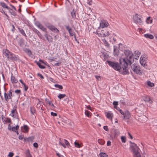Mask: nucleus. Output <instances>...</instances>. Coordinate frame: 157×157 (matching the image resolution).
<instances>
[{"instance_id": "obj_1", "label": "nucleus", "mask_w": 157, "mask_h": 157, "mask_svg": "<svg viewBox=\"0 0 157 157\" xmlns=\"http://www.w3.org/2000/svg\"><path fill=\"white\" fill-rule=\"evenodd\" d=\"M124 53L125 57L124 58H121L120 59V63L123 68L122 73L123 75L128 74L129 72L128 69V65H131L134 61L132 57V53L129 50H125Z\"/></svg>"}, {"instance_id": "obj_2", "label": "nucleus", "mask_w": 157, "mask_h": 157, "mask_svg": "<svg viewBox=\"0 0 157 157\" xmlns=\"http://www.w3.org/2000/svg\"><path fill=\"white\" fill-rule=\"evenodd\" d=\"M130 143H132L130 145V149L133 153V157H141L139 151L140 149L138 146L135 144L132 143L131 141Z\"/></svg>"}, {"instance_id": "obj_3", "label": "nucleus", "mask_w": 157, "mask_h": 157, "mask_svg": "<svg viewBox=\"0 0 157 157\" xmlns=\"http://www.w3.org/2000/svg\"><path fill=\"white\" fill-rule=\"evenodd\" d=\"M94 33L97 34L98 36L103 37L108 36L111 34L110 32L106 29H102L100 31L97 30Z\"/></svg>"}, {"instance_id": "obj_4", "label": "nucleus", "mask_w": 157, "mask_h": 157, "mask_svg": "<svg viewBox=\"0 0 157 157\" xmlns=\"http://www.w3.org/2000/svg\"><path fill=\"white\" fill-rule=\"evenodd\" d=\"M109 65L112 67L115 70L118 71L119 72H121L123 71V68L119 66L118 63L114 62H113L108 61H107Z\"/></svg>"}, {"instance_id": "obj_5", "label": "nucleus", "mask_w": 157, "mask_h": 157, "mask_svg": "<svg viewBox=\"0 0 157 157\" xmlns=\"http://www.w3.org/2000/svg\"><path fill=\"white\" fill-rule=\"evenodd\" d=\"M13 92V89H10L7 93L5 92L4 93V98L6 102H8L9 100H11L13 96L12 93Z\"/></svg>"}, {"instance_id": "obj_6", "label": "nucleus", "mask_w": 157, "mask_h": 157, "mask_svg": "<svg viewBox=\"0 0 157 157\" xmlns=\"http://www.w3.org/2000/svg\"><path fill=\"white\" fill-rule=\"evenodd\" d=\"M131 68L133 71L137 74L140 75L142 73V71L140 66L136 63H134L131 66Z\"/></svg>"}, {"instance_id": "obj_7", "label": "nucleus", "mask_w": 157, "mask_h": 157, "mask_svg": "<svg viewBox=\"0 0 157 157\" xmlns=\"http://www.w3.org/2000/svg\"><path fill=\"white\" fill-rule=\"evenodd\" d=\"M134 22L136 24H139L142 22L141 16L136 13L133 16Z\"/></svg>"}, {"instance_id": "obj_8", "label": "nucleus", "mask_w": 157, "mask_h": 157, "mask_svg": "<svg viewBox=\"0 0 157 157\" xmlns=\"http://www.w3.org/2000/svg\"><path fill=\"white\" fill-rule=\"evenodd\" d=\"M65 143L67 147H68L70 145L69 142L66 140L63 139H61L60 138L59 140V144L60 145H62L63 147L65 148L66 147V145L64 144Z\"/></svg>"}, {"instance_id": "obj_9", "label": "nucleus", "mask_w": 157, "mask_h": 157, "mask_svg": "<svg viewBox=\"0 0 157 157\" xmlns=\"http://www.w3.org/2000/svg\"><path fill=\"white\" fill-rule=\"evenodd\" d=\"M109 25L106 20H101L100 23V26L98 27V29H99L100 28H104L105 27H107L109 26Z\"/></svg>"}, {"instance_id": "obj_10", "label": "nucleus", "mask_w": 157, "mask_h": 157, "mask_svg": "<svg viewBox=\"0 0 157 157\" xmlns=\"http://www.w3.org/2000/svg\"><path fill=\"white\" fill-rule=\"evenodd\" d=\"M19 126L17 125L15 127L12 126L10 124H9L8 125V129L10 131H11L13 132H16L17 130L19 129Z\"/></svg>"}, {"instance_id": "obj_11", "label": "nucleus", "mask_w": 157, "mask_h": 157, "mask_svg": "<svg viewBox=\"0 0 157 157\" xmlns=\"http://www.w3.org/2000/svg\"><path fill=\"white\" fill-rule=\"evenodd\" d=\"M17 106H15L11 110V113L10 114V115L12 117H15L17 116Z\"/></svg>"}, {"instance_id": "obj_12", "label": "nucleus", "mask_w": 157, "mask_h": 157, "mask_svg": "<svg viewBox=\"0 0 157 157\" xmlns=\"http://www.w3.org/2000/svg\"><path fill=\"white\" fill-rule=\"evenodd\" d=\"M140 63L142 66L145 67L147 66L146 61L145 58L144 57H141L140 60Z\"/></svg>"}, {"instance_id": "obj_13", "label": "nucleus", "mask_w": 157, "mask_h": 157, "mask_svg": "<svg viewBox=\"0 0 157 157\" xmlns=\"http://www.w3.org/2000/svg\"><path fill=\"white\" fill-rule=\"evenodd\" d=\"M105 115L109 119L112 121L113 117V113L110 111H108L105 113Z\"/></svg>"}, {"instance_id": "obj_14", "label": "nucleus", "mask_w": 157, "mask_h": 157, "mask_svg": "<svg viewBox=\"0 0 157 157\" xmlns=\"http://www.w3.org/2000/svg\"><path fill=\"white\" fill-rule=\"evenodd\" d=\"M66 28L68 30L70 36H75V33L73 31L72 29L69 26H66Z\"/></svg>"}, {"instance_id": "obj_15", "label": "nucleus", "mask_w": 157, "mask_h": 157, "mask_svg": "<svg viewBox=\"0 0 157 157\" xmlns=\"http://www.w3.org/2000/svg\"><path fill=\"white\" fill-rule=\"evenodd\" d=\"M131 117L130 113L128 111H126L124 113L123 116V119H129Z\"/></svg>"}, {"instance_id": "obj_16", "label": "nucleus", "mask_w": 157, "mask_h": 157, "mask_svg": "<svg viewBox=\"0 0 157 157\" xmlns=\"http://www.w3.org/2000/svg\"><path fill=\"white\" fill-rule=\"evenodd\" d=\"M48 27L50 30L53 32L58 33L59 32V30L53 25H49L48 26Z\"/></svg>"}, {"instance_id": "obj_17", "label": "nucleus", "mask_w": 157, "mask_h": 157, "mask_svg": "<svg viewBox=\"0 0 157 157\" xmlns=\"http://www.w3.org/2000/svg\"><path fill=\"white\" fill-rule=\"evenodd\" d=\"M2 119L3 121L5 123H11V120L10 118L2 117Z\"/></svg>"}, {"instance_id": "obj_18", "label": "nucleus", "mask_w": 157, "mask_h": 157, "mask_svg": "<svg viewBox=\"0 0 157 157\" xmlns=\"http://www.w3.org/2000/svg\"><path fill=\"white\" fill-rule=\"evenodd\" d=\"M10 51L6 49H4L3 50V54L5 56L7 57L8 59L9 58V53Z\"/></svg>"}, {"instance_id": "obj_19", "label": "nucleus", "mask_w": 157, "mask_h": 157, "mask_svg": "<svg viewBox=\"0 0 157 157\" xmlns=\"http://www.w3.org/2000/svg\"><path fill=\"white\" fill-rule=\"evenodd\" d=\"M11 81L13 84L16 83L18 82L17 79L13 75L11 77Z\"/></svg>"}, {"instance_id": "obj_20", "label": "nucleus", "mask_w": 157, "mask_h": 157, "mask_svg": "<svg viewBox=\"0 0 157 157\" xmlns=\"http://www.w3.org/2000/svg\"><path fill=\"white\" fill-rule=\"evenodd\" d=\"M0 5L3 8H6L8 10H12V9H10V8H9V7L4 2H1Z\"/></svg>"}, {"instance_id": "obj_21", "label": "nucleus", "mask_w": 157, "mask_h": 157, "mask_svg": "<svg viewBox=\"0 0 157 157\" xmlns=\"http://www.w3.org/2000/svg\"><path fill=\"white\" fill-rule=\"evenodd\" d=\"M33 31L34 32H35L36 33L38 36L40 37L42 36V35L41 33L40 32L37 30V29L34 28L33 29Z\"/></svg>"}, {"instance_id": "obj_22", "label": "nucleus", "mask_w": 157, "mask_h": 157, "mask_svg": "<svg viewBox=\"0 0 157 157\" xmlns=\"http://www.w3.org/2000/svg\"><path fill=\"white\" fill-rule=\"evenodd\" d=\"M18 30L19 32L21 34L23 35L25 37H27L26 35L25 34L24 30H23V29L21 28H19Z\"/></svg>"}, {"instance_id": "obj_23", "label": "nucleus", "mask_w": 157, "mask_h": 157, "mask_svg": "<svg viewBox=\"0 0 157 157\" xmlns=\"http://www.w3.org/2000/svg\"><path fill=\"white\" fill-rule=\"evenodd\" d=\"M25 52L30 57H32V53L31 51L29 49H27L25 50Z\"/></svg>"}, {"instance_id": "obj_24", "label": "nucleus", "mask_w": 157, "mask_h": 157, "mask_svg": "<svg viewBox=\"0 0 157 157\" xmlns=\"http://www.w3.org/2000/svg\"><path fill=\"white\" fill-rule=\"evenodd\" d=\"M45 37L46 38L48 41L49 42L52 41V40L51 39V36L49 35L46 34L45 35Z\"/></svg>"}, {"instance_id": "obj_25", "label": "nucleus", "mask_w": 157, "mask_h": 157, "mask_svg": "<svg viewBox=\"0 0 157 157\" xmlns=\"http://www.w3.org/2000/svg\"><path fill=\"white\" fill-rule=\"evenodd\" d=\"M38 28L43 31L45 32H46V29L42 24H41Z\"/></svg>"}, {"instance_id": "obj_26", "label": "nucleus", "mask_w": 157, "mask_h": 157, "mask_svg": "<svg viewBox=\"0 0 157 157\" xmlns=\"http://www.w3.org/2000/svg\"><path fill=\"white\" fill-rule=\"evenodd\" d=\"M99 155L101 157H108V156L106 153L104 152H101L100 153Z\"/></svg>"}, {"instance_id": "obj_27", "label": "nucleus", "mask_w": 157, "mask_h": 157, "mask_svg": "<svg viewBox=\"0 0 157 157\" xmlns=\"http://www.w3.org/2000/svg\"><path fill=\"white\" fill-rule=\"evenodd\" d=\"M71 14L73 19H75L76 18V15L74 10H73L71 12Z\"/></svg>"}, {"instance_id": "obj_28", "label": "nucleus", "mask_w": 157, "mask_h": 157, "mask_svg": "<svg viewBox=\"0 0 157 157\" xmlns=\"http://www.w3.org/2000/svg\"><path fill=\"white\" fill-rule=\"evenodd\" d=\"M23 129L24 130V132H28L29 131V128L28 126L26 125H24L23 126Z\"/></svg>"}, {"instance_id": "obj_29", "label": "nucleus", "mask_w": 157, "mask_h": 157, "mask_svg": "<svg viewBox=\"0 0 157 157\" xmlns=\"http://www.w3.org/2000/svg\"><path fill=\"white\" fill-rule=\"evenodd\" d=\"M102 41L104 43L105 45L107 47L109 46V44L108 42L106 40L105 38L102 39Z\"/></svg>"}, {"instance_id": "obj_30", "label": "nucleus", "mask_w": 157, "mask_h": 157, "mask_svg": "<svg viewBox=\"0 0 157 157\" xmlns=\"http://www.w3.org/2000/svg\"><path fill=\"white\" fill-rule=\"evenodd\" d=\"M10 59L12 60H17V57L15 55H13V56H12L10 57H9V58Z\"/></svg>"}, {"instance_id": "obj_31", "label": "nucleus", "mask_w": 157, "mask_h": 157, "mask_svg": "<svg viewBox=\"0 0 157 157\" xmlns=\"http://www.w3.org/2000/svg\"><path fill=\"white\" fill-rule=\"evenodd\" d=\"M34 139V137L33 136H31L26 139H27V141L28 142H32L33 141ZM24 139L26 140V139L25 138Z\"/></svg>"}, {"instance_id": "obj_32", "label": "nucleus", "mask_w": 157, "mask_h": 157, "mask_svg": "<svg viewBox=\"0 0 157 157\" xmlns=\"http://www.w3.org/2000/svg\"><path fill=\"white\" fill-rule=\"evenodd\" d=\"M74 144L75 147H77L80 148L81 147V145L76 141L74 142Z\"/></svg>"}, {"instance_id": "obj_33", "label": "nucleus", "mask_w": 157, "mask_h": 157, "mask_svg": "<svg viewBox=\"0 0 157 157\" xmlns=\"http://www.w3.org/2000/svg\"><path fill=\"white\" fill-rule=\"evenodd\" d=\"M66 96L65 94H59L58 96V98L60 99H61L64 98Z\"/></svg>"}, {"instance_id": "obj_34", "label": "nucleus", "mask_w": 157, "mask_h": 157, "mask_svg": "<svg viewBox=\"0 0 157 157\" xmlns=\"http://www.w3.org/2000/svg\"><path fill=\"white\" fill-rule=\"evenodd\" d=\"M9 10V11H10V13H11V14L12 15H13L14 16H15L17 14L15 11L13 10L12 9V10Z\"/></svg>"}, {"instance_id": "obj_35", "label": "nucleus", "mask_w": 157, "mask_h": 157, "mask_svg": "<svg viewBox=\"0 0 157 157\" xmlns=\"http://www.w3.org/2000/svg\"><path fill=\"white\" fill-rule=\"evenodd\" d=\"M15 93L17 94L20 95L21 94V91L20 90H15Z\"/></svg>"}, {"instance_id": "obj_36", "label": "nucleus", "mask_w": 157, "mask_h": 157, "mask_svg": "<svg viewBox=\"0 0 157 157\" xmlns=\"http://www.w3.org/2000/svg\"><path fill=\"white\" fill-rule=\"evenodd\" d=\"M148 86L152 87L154 86V84L153 83L151 82L150 81H148Z\"/></svg>"}, {"instance_id": "obj_37", "label": "nucleus", "mask_w": 157, "mask_h": 157, "mask_svg": "<svg viewBox=\"0 0 157 157\" xmlns=\"http://www.w3.org/2000/svg\"><path fill=\"white\" fill-rule=\"evenodd\" d=\"M54 86L55 87L61 90L63 89V86L62 85L58 84H55Z\"/></svg>"}, {"instance_id": "obj_38", "label": "nucleus", "mask_w": 157, "mask_h": 157, "mask_svg": "<svg viewBox=\"0 0 157 157\" xmlns=\"http://www.w3.org/2000/svg\"><path fill=\"white\" fill-rule=\"evenodd\" d=\"M36 64L40 68L44 69L45 68V67L44 66L41 65L39 63L37 62Z\"/></svg>"}, {"instance_id": "obj_39", "label": "nucleus", "mask_w": 157, "mask_h": 157, "mask_svg": "<svg viewBox=\"0 0 157 157\" xmlns=\"http://www.w3.org/2000/svg\"><path fill=\"white\" fill-rule=\"evenodd\" d=\"M98 143L101 145H103L104 144V141L101 139H98Z\"/></svg>"}, {"instance_id": "obj_40", "label": "nucleus", "mask_w": 157, "mask_h": 157, "mask_svg": "<svg viewBox=\"0 0 157 157\" xmlns=\"http://www.w3.org/2000/svg\"><path fill=\"white\" fill-rule=\"evenodd\" d=\"M121 140L123 143H125L126 142V138L124 136H122L121 137Z\"/></svg>"}, {"instance_id": "obj_41", "label": "nucleus", "mask_w": 157, "mask_h": 157, "mask_svg": "<svg viewBox=\"0 0 157 157\" xmlns=\"http://www.w3.org/2000/svg\"><path fill=\"white\" fill-rule=\"evenodd\" d=\"M30 111L32 114H34L35 112V110L33 108H30Z\"/></svg>"}, {"instance_id": "obj_42", "label": "nucleus", "mask_w": 157, "mask_h": 157, "mask_svg": "<svg viewBox=\"0 0 157 157\" xmlns=\"http://www.w3.org/2000/svg\"><path fill=\"white\" fill-rule=\"evenodd\" d=\"M46 103L47 104L49 105L52 103V102L51 101H49L48 99H46L45 100Z\"/></svg>"}, {"instance_id": "obj_43", "label": "nucleus", "mask_w": 157, "mask_h": 157, "mask_svg": "<svg viewBox=\"0 0 157 157\" xmlns=\"http://www.w3.org/2000/svg\"><path fill=\"white\" fill-rule=\"evenodd\" d=\"M152 22V20L150 19V17H148V24H151Z\"/></svg>"}, {"instance_id": "obj_44", "label": "nucleus", "mask_w": 157, "mask_h": 157, "mask_svg": "<svg viewBox=\"0 0 157 157\" xmlns=\"http://www.w3.org/2000/svg\"><path fill=\"white\" fill-rule=\"evenodd\" d=\"M85 114L87 117H89L90 115V112L88 111H86L85 112Z\"/></svg>"}, {"instance_id": "obj_45", "label": "nucleus", "mask_w": 157, "mask_h": 157, "mask_svg": "<svg viewBox=\"0 0 157 157\" xmlns=\"http://www.w3.org/2000/svg\"><path fill=\"white\" fill-rule=\"evenodd\" d=\"M35 24V25L38 27L41 25L40 23L38 21L36 22Z\"/></svg>"}, {"instance_id": "obj_46", "label": "nucleus", "mask_w": 157, "mask_h": 157, "mask_svg": "<svg viewBox=\"0 0 157 157\" xmlns=\"http://www.w3.org/2000/svg\"><path fill=\"white\" fill-rule=\"evenodd\" d=\"M148 38L152 39L154 38V37L153 35L151 34H148Z\"/></svg>"}, {"instance_id": "obj_47", "label": "nucleus", "mask_w": 157, "mask_h": 157, "mask_svg": "<svg viewBox=\"0 0 157 157\" xmlns=\"http://www.w3.org/2000/svg\"><path fill=\"white\" fill-rule=\"evenodd\" d=\"M24 136H23L21 134L19 136V139L20 140H22L23 139Z\"/></svg>"}, {"instance_id": "obj_48", "label": "nucleus", "mask_w": 157, "mask_h": 157, "mask_svg": "<svg viewBox=\"0 0 157 157\" xmlns=\"http://www.w3.org/2000/svg\"><path fill=\"white\" fill-rule=\"evenodd\" d=\"M14 155V153L12 152H10L8 155V156L9 157H13Z\"/></svg>"}, {"instance_id": "obj_49", "label": "nucleus", "mask_w": 157, "mask_h": 157, "mask_svg": "<svg viewBox=\"0 0 157 157\" xmlns=\"http://www.w3.org/2000/svg\"><path fill=\"white\" fill-rule=\"evenodd\" d=\"M37 75L38 76H39L41 79H43L44 78L43 76L40 73H38Z\"/></svg>"}, {"instance_id": "obj_50", "label": "nucleus", "mask_w": 157, "mask_h": 157, "mask_svg": "<svg viewBox=\"0 0 157 157\" xmlns=\"http://www.w3.org/2000/svg\"><path fill=\"white\" fill-rule=\"evenodd\" d=\"M24 87V90L25 91H26L28 89V86H26L25 84H24V85H23Z\"/></svg>"}, {"instance_id": "obj_51", "label": "nucleus", "mask_w": 157, "mask_h": 157, "mask_svg": "<svg viewBox=\"0 0 157 157\" xmlns=\"http://www.w3.org/2000/svg\"><path fill=\"white\" fill-rule=\"evenodd\" d=\"M104 129L106 131H109V128L107 126H104L103 127Z\"/></svg>"}, {"instance_id": "obj_52", "label": "nucleus", "mask_w": 157, "mask_h": 157, "mask_svg": "<svg viewBox=\"0 0 157 157\" xmlns=\"http://www.w3.org/2000/svg\"><path fill=\"white\" fill-rule=\"evenodd\" d=\"M135 54L136 55H137V56L138 57H139V56L140 54V53L139 52V51H136L135 52Z\"/></svg>"}, {"instance_id": "obj_53", "label": "nucleus", "mask_w": 157, "mask_h": 157, "mask_svg": "<svg viewBox=\"0 0 157 157\" xmlns=\"http://www.w3.org/2000/svg\"><path fill=\"white\" fill-rule=\"evenodd\" d=\"M51 115L53 117L56 116L57 115V114L55 113L51 112Z\"/></svg>"}, {"instance_id": "obj_54", "label": "nucleus", "mask_w": 157, "mask_h": 157, "mask_svg": "<svg viewBox=\"0 0 157 157\" xmlns=\"http://www.w3.org/2000/svg\"><path fill=\"white\" fill-rule=\"evenodd\" d=\"M87 3L88 4H89V5H91L92 4V0H88Z\"/></svg>"}, {"instance_id": "obj_55", "label": "nucleus", "mask_w": 157, "mask_h": 157, "mask_svg": "<svg viewBox=\"0 0 157 157\" xmlns=\"http://www.w3.org/2000/svg\"><path fill=\"white\" fill-rule=\"evenodd\" d=\"M61 63V62L57 63H55L54 64V65L56 66H58L60 65Z\"/></svg>"}, {"instance_id": "obj_56", "label": "nucleus", "mask_w": 157, "mask_h": 157, "mask_svg": "<svg viewBox=\"0 0 157 157\" xmlns=\"http://www.w3.org/2000/svg\"><path fill=\"white\" fill-rule=\"evenodd\" d=\"M95 78L98 80H100L101 79V77L100 76L96 75L95 76Z\"/></svg>"}, {"instance_id": "obj_57", "label": "nucleus", "mask_w": 157, "mask_h": 157, "mask_svg": "<svg viewBox=\"0 0 157 157\" xmlns=\"http://www.w3.org/2000/svg\"><path fill=\"white\" fill-rule=\"evenodd\" d=\"M148 102H149V103L151 104L153 103V101L152 99H151L150 98H148Z\"/></svg>"}, {"instance_id": "obj_58", "label": "nucleus", "mask_w": 157, "mask_h": 157, "mask_svg": "<svg viewBox=\"0 0 157 157\" xmlns=\"http://www.w3.org/2000/svg\"><path fill=\"white\" fill-rule=\"evenodd\" d=\"M111 145V142L109 140L107 142V145L108 146H110Z\"/></svg>"}, {"instance_id": "obj_59", "label": "nucleus", "mask_w": 157, "mask_h": 157, "mask_svg": "<svg viewBox=\"0 0 157 157\" xmlns=\"http://www.w3.org/2000/svg\"><path fill=\"white\" fill-rule=\"evenodd\" d=\"M56 155L58 156V157H64L63 155L59 154V153H56Z\"/></svg>"}, {"instance_id": "obj_60", "label": "nucleus", "mask_w": 157, "mask_h": 157, "mask_svg": "<svg viewBox=\"0 0 157 157\" xmlns=\"http://www.w3.org/2000/svg\"><path fill=\"white\" fill-rule=\"evenodd\" d=\"M33 146L35 147H38V144L36 143H35L33 144Z\"/></svg>"}, {"instance_id": "obj_61", "label": "nucleus", "mask_w": 157, "mask_h": 157, "mask_svg": "<svg viewBox=\"0 0 157 157\" xmlns=\"http://www.w3.org/2000/svg\"><path fill=\"white\" fill-rule=\"evenodd\" d=\"M49 105L50 106L51 108L53 109L55 107L54 104L52 103Z\"/></svg>"}, {"instance_id": "obj_62", "label": "nucleus", "mask_w": 157, "mask_h": 157, "mask_svg": "<svg viewBox=\"0 0 157 157\" xmlns=\"http://www.w3.org/2000/svg\"><path fill=\"white\" fill-rule=\"evenodd\" d=\"M113 104L114 105H118V102L117 101H114L113 103Z\"/></svg>"}, {"instance_id": "obj_63", "label": "nucleus", "mask_w": 157, "mask_h": 157, "mask_svg": "<svg viewBox=\"0 0 157 157\" xmlns=\"http://www.w3.org/2000/svg\"><path fill=\"white\" fill-rule=\"evenodd\" d=\"M119 111L120 113L122 115H124V112H123L121 109L119 110Z\"/></svg>"}, {"instance_id": "obj_64", "label": "nucleus", "mask_w": 157, "mask_h": 157, "mask_svg": "<svg viewBox=\"0 0 157 157\" xmlns=\"http://www.w3.org/2000/svg\"><path fill=\"white\" fill-rule=\"evenodd\" d=\"M13 55H14L13 53H12V52H9V56H13Z\"/></svg>"}]
</instances>
